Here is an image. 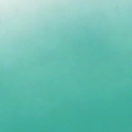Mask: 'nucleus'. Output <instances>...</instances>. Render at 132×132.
<instances>
[{
    "instance_id": "1",
    "label": "nucleus",
    "mask_w": 132,
    "mask_h": 132,
    "mask_svg": "<svg viewBox=\"0 0 132 132\" xmlns=\"http://www.w3.org/2000/svg\"><path fill=\"white\" fill-rule=\"evenodd\" d=\"M24 117L23 118V132H25V129L24 128Z\"/></svg>"
}]
</instances>
